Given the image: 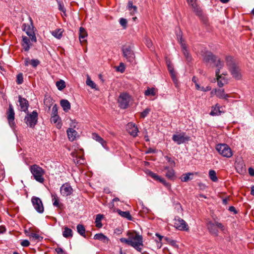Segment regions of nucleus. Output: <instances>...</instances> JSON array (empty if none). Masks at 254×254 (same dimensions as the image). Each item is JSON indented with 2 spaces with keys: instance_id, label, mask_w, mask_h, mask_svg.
I'll return each mask as SVG.
<instances>
[{
  "instance_id": "f257e3e1",
  "label": "nucleus",
  "mask_w": 254,
  "mask_h": 254,
  "mask_svg": "<svg viewBox=\"0 0 254 254\" xmlns=\"http://www.w3.org/2000/svg\"><path fill=\"white\" fill-rule=\"evenodd\" d=\"M127 235L128 238H121V242L132 247L137 252L141 253L144 246L142 236L136 231H128Z\"/></svg>"
},
{
  "instance_id": "f03ea898",
  "label": "nucleus",
  "mask_w": 254,
  "mask_h": 254,
  "mask_svg": "<svg viewBox=\"0 0 254 254\" xmlns=\"http://www.w3.org/2000/svg\"><path fill=\"white\" fill-rule=\"evenodd\" d=\"M225 62L233 77L237 80L241 79L242 78L241 69L234 58L232 56H227L225 58Z\"/></svg>"
},
{
  "instance_id": "7ed1b4c3",
  "label": "nucleus",
  "mask_w": 254,
  "mask_h": 254,
  "mask_svg": "<svg viewBox=\"0 0 254 254\" xmlns=\"http://www.w3.org/2000/svg\"><path fill=\"white\" fill-rule=\"evenodd\" d=\"M206 227L209 232L215 236H217L218 235V229L222 231L225 230V227L223 224L216 220H214V221H207Z\"/></svg>"
},
{
  "instance_id": "20e7f679",
  "label": "nucleus",
  "mask_w": 254,
  "mask_h": 254,
  "mask_svg": "<svg viewBox=\"0 0 254 254\" xmlns=\"http://www.w3.org/2000/svg\"><path fill=\"white\" fill-rule=\"evenodd\" d=\"M30 171L34 179L38 182L43 183L44 182V175L45 171L37 165H33L30 167Z\"/></svg>"
},
{
  "instance_id": "39448f33",
  "label": "nucleus",
  "mask_w": 254,
  "mask_h": 254,
  "mask_svg": "<svg viewBox=\"0 0 254 254\" xmlns=\"http://www.w3.org/2000/svg\"><path fill=\"white\" fill-rule=\"evenodd\" d=\"M38 115L36 111H33L31 113H28L24 118V122L30 127H34L38 122Z\"/></svg>"
},
{
  "instance_id": "423d86ee",
  "label": "nucleus",
  "mask_w": 254,
  "mask_h": 254,
  "mask_svg": "<svg viewBox=\"0 0 254 254\" xmlns=\"http://www.w3.org/2000/svg\"><path fill=\"white\" fill-rule=\"evenodd\" d=\"M216 149L222 156L230 158L233 153L231 148L226 144H219L216 146Z\"/></svg>"
},
{
  "instance_id": "0eeeda50",
  "label": "nucleus",
  "mask_w": 254,
  "mask_h": 254,
  "mask_svg": "<svg viewBox=\"0 0 254 254\" xmlns=\"http://www.w3.org/2000/svg\"><path fill=\"white\" fill-rule=\"evenodd\" d=\"M190 137L186 135L185 132L175 134L172 136V140L178 145L183 144L187 141H190Z\"/></svg>"
},
{
  "instance_id": "6e6552de",
  "label": "nucleus",
  "mask_w": 254,
  "mask_h": 254,
  "mask_svg": "<svg viewBox=\"0 0 254 254\" xmlns=\"http://www.w3.org/2000/svg\"><path fill=\"white\" fill-rule=\"evenodd\" d=\"M130 101V96L126 93H123L120 94L118 98V103L119 106L122 109H126Z\"/></svg>"
},
{
  "instance_id": "1a4fd4ad",
  "label": "nucleus",
  "mask_w": 254,
  "mask_h": 254,
  "mask_svg": "<svg viewBox=\"0 0 254 254\" xmlns=\"http://www.w3.org/2000/svg\"><path fill=\"white\" fill-rule=\"evenodd\" d=\"M122 52L124 57L126 58L128 62L132 63L134 62L135 55L130 46L123 47Z\"/></svg>"
},
{
  "instance_id": "9d476101",
  "label": "nucleus",
  "mask_w": 254,
  "mask_h": 254,
  "mask_svg": "<svg viewBox=\"0 0 254 254\" xmlns=\"http://www.w3.org/2000/svg\"><path fill=\"white\" fill-rule=\"evenodd\" d=\"M174 227L181 231H188L189 227L184 220L179 217H176L174 219Z\"/></svg>"
},
{
  "instance_id": "9b49d317",
  "label": "nucleus",
  "mask_w": 254,
  "mask_h": 254,
  "mask_svg": "<svg viewBox=\"0 0 254 254\" xmlns=\"http://www.w3.org/2000/svg\"><path fill=\"white\" fill-rule=\"evenodd\" d=\"M31 202L34 209L39 213L44 212V208L41 199L36 196H33L31 198Z\"/></svg>"
},
{
  "instance_id": "f8f14e48",
  "label": "nucleus",
  "mask_w": 254,
  "mask_h": 254,
  "mask_svg": "<svg viewBox=\"0 0 254 254\" xmlns=\"http://www.w3.org/2000/svg\"><path fill=\"white\" fill-rule=\"evenodd\" d=\"M6 116L8 124L10 127H12L15 126L14 119L15 113L11 104H9L8 108L6 111Z\"/></svg>"
},
{
  "instance_id": "ddd939ff",
  "label": "nucleus",
  "mask_w": 254,
  "mask_h": 254,
  "mask_svg": "<svg viewBox=\"0 0 254 254\" xmlns=\"http://www.w3.org/2000/svg\"><path fill=\"white\" fill-rule=\"evenodd\" d=\"M60 192L63 196H68L73 192V189L68 183L63 184L60 188Z\"/></svg>"
},
{
  "instance_id": "4468645a",
  "label": "nucleus",
  "mask_w": 254,
  "mask_h": 254,
  "mask_svg": "<svg viewBox=\"0 0 254 254\" xmlns=\"http://www.w3.org/2000/svg\"><path fill=\"white\" fill-rule=\"evenodd\" d=\"M203 57V60L206 63L211 62L212 63H215L217 57L213 55L211 52L206 51L202 55Z\"/></svg>"
},
{
  "instance_id": "2eb2a0df",
  "label": "nucleus",
  "mask_w": 254,
  "mask_h": 254,
  "mask_svg": "<svg viewBox=\"0 0 254 254\" xmlns=\"http://www.w3.org/2000/svg\"><path fill=\"white\" fill-rule=\"evenodd\" d=\"M179 42L181 44V46L182 48V52L186 59V60L190 62L191 61V57L190 54L189 52L187 50L186 45L183 43V40L182 37H180V39H179Z\"/></svg>"
},
{
  "instance_id": "dca6fc26",
  "label": "nucleus",
  "mask_w": 254,
  "mask_h": 254,
  "mask_svg": "<svg viewBox=\"0 0 254 254\" xmlns=\"http://www.w3.org/2000/svg\"><path fill=\"white\" fill-rule=\"evenodd\" d=\"M188 3L191 6L193 11L195 14L200 16L202 14V12L201 8L198 5L196 0H187Z\"/></svg>"
},
{
  "instance_id": "f3484780",
  "label": "nucleus",
  "mask_w": 254,
  "mask_h": 254,
  "mask_svg": "<svg viewBox=\"0 0 254 254\" xmlns=\"http://www.w3.org/2000/svg\"><path fill=\"white\" fill-rule=\"evenodd\" d=\"M71 156L73 158V160L76 164H83L85 162L84 159L81 155H79L76 151L71 153Z\"/></svg>"
},
{
  "instance_id": "a211bd4d",
  "label": "nucleus",
  "mask_w": 254,
  "mask_h": 254,
  "mask_svg": "<svg viewBox=\"0 0 254 254\" xmlns=\"http://www.w3.org/2000/svg\"><path fill=\"white\" fill-rule=\"evenodd\" d=\"M211 94L212 95L215 94L217 97L220 99L227 100L229 97V95L225 94L224 90L222 89H215L211 91Z\"/></svg>"
},
{
  "instance_id": "6ab92c4d",
  "label": "nucleus",
  "mask_w": 254,
  "mask_h": 254,
  "mask_svg": "<svg viewBox=\"0 0 254 254\" xmlns=\"http://www.w3.org/2000/svg\"><path fill=\"white\" fill-rule=\"evenodd\" d=\"M128 132L132 136L135 137L137 135L138 129L137 127L134 124L129 123L127 125V127Z\"/></svg>"
},
{
  "instance_id": "aec40b11",
  "label": "nucleus",
  "mask_w": 254,
  "mask_h": 254,
  "mask_svg": "<svg viewBox=\"0 0 254 254\" xmlns=\"http://www.w3.org/2000/svg\"><path fill=\"white\" fill-rule=\"evenodd\" d=\"M18 102L19 103V106L20 107L21 111H23L24 112L27 111L29 106V103L28 101L26 99L22 98L19 96L18 97Z\"/></svg>"
},
{
  "instance_id": "412c9836",
  "label": "nucleus",
  "mask_w": 254,
  "mask_h": 254,
  "mask_svg": "<svg viewBox=\"0 0 254 254\" xmlns=\"http://www.w3.org/2000/svg\"><path fill=\"white\" fill-rule=\"evenodd\" d=\"M215 64V67L217 68L215 74L216 76L220 77L219 74L220 72V70L223 68L224 65V62L221 60L220 58H216V61L215 63H214Z\"/></svg>"
},
{
  "instance_id": "4be33fe9",
  "label": "nucleus",
  "mask_w": 254,
  "mask_h": 254,
  "mask_svg": "<svg viewBox=\"0 0 254 254\" xmlns=\"http://www.w3.org/2000/svg\"><path fill=\"white\" fill-rule=\"evenodd\" d=\"M21 45L25 51H28L31 46L29 38L26 36H23Z\"/></svg>"
},
{
  "instance_id": "5701e85b",
  "label": "nucleus",
  "mask_w": 254,
  "mask_h": 254,
  "mask_svg": "<svg viewBox=\"0 0 254 254\" xmlns=\"http://www.w3.org/2000/svg\"><path fill=\"white\" fill-rule=\"evenodd\" d=\"M66 132L69 140L71 141L74 140L77 136V131L72 128H68Z\"/></svg>"
},
{
  "instance_id": "b1692460",
  "label": "nucleus",
  "mask_w": 254,
  "mask_h": 254,
  "mask_svg": "<svg viewBox=\"0 0 254 254\" xmlns=\"http://www.w3.org/2000/svg\"><path fill=\"white\" fill-rule=\"evenodd\" d=\"M221 106L218 104H216L214 107H212L210 115L212 116L220 115L222 113H223V112L221 110Z\"/></svg>"
},
{
  "instance_id": "393cba45",
  "label": "nucleus",
  "mask_w": 254,
  "mask_h": 254,
  "mask_svg": "<svg viewBox=\"0 0 254 254\" xmlns=\"http://www.w3.org/2000/svg\"><path fill=\"white\" fill-rule=\"evenodd\" d=\"M60 104L63 110L65 112H68L70 109V103L66 99H62L61 100Z\"/></svg>"
},
{
  "instance_id": "a878e982",
  "label": "nucleus",
  "mask_w": 254,
  "mask_h": 254,
  "mask_svg": "<svg viewBox=\"0 0 254 254\" xmlns=\"http://www.w3.org/2000/svg\"><path fill=\"white\" fill-rule=\"evenodd\" d=\"M51 122L52 123L57 124L58 128H60L62 127L61 120L58 115L51 116Z\"/></svg>"
},
{
  "instance_id": "bb28decb",
  "label": "nucleus",
  "mask_w": 254,
  "mask_h": 254,
  "mask_svg": "<svg viewBox=\"0 0 254 254\" xmlns=\"http://www.w3.org/2000/svg\"><path fill=\"white\" fill-rule=\"evenodd\" d=\"M94 239L101 241L105 243H107L109 241V239L102 233L95 234L94 236Z\"/></svg>"
},
{
  "instance_id": "cd10ccee",
  "label": "nucleus",
  "mask_w": 254,
  "mask_h": 254,
  "mask_svg": "<svg viewBox=\"0 0 254 254\" xmlns=\"http://www.w3.org/2000/svg\"><path fill=\"white\" fill-rule=\"evenodd\" d=\"M92 138L96 141L99 142L103 147H105L106 145V142L98 134L96 133H92Z\"/></svg>"
},
{
  "instance_id": "c85d7f7f",
  "label": "nucleus",
  "mask_w": 254,
  "mask_h": 254,
  "mask_svg": "<svg viewBox=\"0 0 254 254\" xmlns=\"http://www.w3.org/2000/svg\"><path fill=\"white\" fill-rule=\"evenodd\" d=\"M118 214L121 216L122 217L127 218L128 220H132V217L131 215L130 214V213L129 211H123L121 210L120 209H117V210Z\"/></svg>"
},
{
  "instance_id": "c756f323",
  "label": "nucleus",
  "mask_w": 254,
  "mask_h": 254,
  "mask_svg": "<svg viewBox=\"0 0 254 254\" xmlns=\"http://www.w3.org/2000/svg\"><path fill=\"white\" fill-rule=\"evenodd\" d=\"M87 37V34L84 28L81 27L79 28V39L80 42H83L86 41L85 38Z\"/></svg>"
},
{
  "instance_id": "7c9ffc66",
  "label": "nucleus",
  "mask_w": 254,
  "mask_h": 254,
  "mask_svg": "<svg viewBox=\"0 0 254 254\" xmlns=\"http://www.w3.org/2000/svg\"><path fill=\"white\" fill-rule=\"evenodd\" d=\"M127 9L130 11L131 15H134L137 12V7L133 5L131 1L129 0L127 3Z\"/></svg>"
},
{
  "instance_id": "2f4dec72",
  "label": "nucleus",
  "mask_w": 254,
  "mask_h": 254,
  "mask_svg": "<svg viewBox=\"0 0 254 254\" xmlns=\"http://www.w3.org/2000/svg\"><path fill=\"white\" fill-rule=\"evenodd\" d=\"M52 197L53 205L59 208H61L63 204L59 202V197L56 194H52Z\"/></svg>"
},
{
  "instance_id": "473e14b6",
  "label": "nucleus",
  "mask_w": 254,
  "mask_h": 254,
  "mask_svg": "<svg viewBox=\"0 0 254 254\" xmlns=\"http://www.w3.org/2000/svg\"><path fill=\"white\" fill-rule=\"evenodd\" d=\"M63 31L62 29H57L51 32L52 35L55 38L60 39L63 36Z\"/></svg>"
},
{
  "instance_id": "72a5a7b5",
  "label": "nucleus",
  "mask_w": 254,
  "mask_h": 254,
  "mask_svg": "<svg viewBox=\"0 0 254 254\" xmlns=\"http://www.w3.org/2000/svg\"><path fill=\"white\" fill-rule=\"evenodd\" d=\"M63 235L64 238H68L72 237V231L67 227L64 228Z\"/></svg>"
},
{
  "instance_id": "f704fd0d",
  "label": "nucleus",
  "mask_w": 254,
  "mask_h": 254,
  "mask_svg": "<svg viewBox=\"0 0 254 254\" xmlns=\"http://www.w3.org/2000/svg\"><path fill=\"white\" fill-rule=\"evenodd\" d=\"M103 218V215L102 214H97L95 219V225L97 228H100L102 227L103 225L101 223V220Z\"/></svg>"
},
{
  "instance_id": "c9c22d12",
  "label": "nucleus",
  "mask_w": 254,
  "mask_h": 254,
  "mask_svg": "<svg viewBox=\"0 0 254 254\" xmlns=\"http://www.w3.org/2000/svg\"><path fill=\"white\" fill-rule=\"evenodd\" d=\"M77 232L82 236L85 237V229L84 226L82 224H78L77 225Z\"/></svg>"
},
{
  "instance_id": "e433bc0d",
  "label": "nucleus",
  "mask_w": 254,
  "mask_h": 254,
  "mask_svg": "<svg viewBox=\"0 0 254 254\" xmlns=\"http://www.w3.org/2000/svg\"><path fill=\"white\" fill-rule=\"evenodd\" d=\"M166 177L170 180H174L175 178V173L173 169L168 170L166 173Z\"/></svg>"
},
{
  "instance_id": "4c0bfd02",
  "label": "nucleus",
  "mask_w": 254,
  "mask_h": 254,
  "mask_svg": "<svg viewBox=\"0 0 254 254\" xmlns=\"http://www.w3.org/2000/svg\"><path fill=\"white\" fill-rule=\"evenodd\" d=\"M209 177L210 179L214 182H216L218 181V178L216 176V174L214 170H211L209 171Z\"/></svg>"
},
{
  "instance_id": "58836bf2",
  "label": "nucleus",
  "mask_w": 254,
  "mask_h": 254,
  "mask_svg": "<svg viewBox=\"0 0 254 254\" xmlns=\"http://www.w3.org/2000/svg\"><path fill=\"white\" fill-rule=\"evenodd\" d=\"M156 91L154 88H148L145 91L144 94L145 96H155L156 95Z\"/></svg>"
},
{
  "instance_id": "ea45409f",
  "label": "nucleus",
  "mask_w": 254,
  "mask_h": 254,
  "mask_svg": "<svg viewBox=\"0 0 254 254\" xmlns=\"http://www.w3.org/2000/svg\"><path fill=\"white\" fill-rule=\"evenodd\" d=\"M56 86L59 90H62L65 87V82L63 80H60L57 81Z\"/></svg>"
},
{
  "instance_id": "a19ab883",
  "label": "nucleus",
  "mask_w": 254,
  "mask_h": 254,
  "mask_svg": "<svg viewBox=\"0 0 254 254\" xmlns=\"http://www.w3.org/2000/svg\"><path fill=\"white\" fill-rule=\"evenodd\" d=\"M170 73L171 74V76L172 79V80L175 85V86L176 87H179V82H178V80L177 78L175 71H173L172 72H170Z\"/></svg>"
},
{
  "instance_id": "79ce46f5",
  "label": "nucleus",
  "mask_w": 254,
  "mask_h": 254,
  "mask_svg": "<svg viewBox=\"0 0 254 254\" xmlns=\"http://www.w3.org/2000/svg\"><path fill=\"white\" fill-rule=\"evenodd\" d=\"M193 175L192 173H189L186 174H184L181 178V181L183 182H187L189 180H191V178H190V176Z\"/></svg>"
},
{
  "instance_id": "37998d69",
  "label": "nucleus",
  "mask_w": 254,
  "mask_h": 254,
  "mask_svg": "<svg viewBox=\"0 0 254 254\" xmlns=\"http://www.w3.org/2000/svg\"><path fill=\"white\" fill-rule=\"evenodd\" d=\"M31 240H39L41 237L38 234L31 233L27 235Z\"/></svg>"
},
{
  "instance_id": "c03bdc74",
  "label": "nucleus",
  "mask_w": 254,
  "mask_h": 254,
  "mask_svg": "<svg viewBox=\"0 0 254 254\" xmlns=\"http://www.w3.org/2000/svg\"><path fill=\"white\" fill-rule=\"evenodd\" d=\"M86 83L87 85L91 87L92 89H95L96 87V84L89 77L87 78Z\"/></svg>"
},
{
  "instance_id": "a18cd8bd",
  "label": "nucleus",
  "mask_w": 254,
  "mask_h": 254,
  "mask_svg": "<svg viewBox=\"0 0 254 254\" xmlns=\"http://www.w3.org/2000/svg\"><path fill=\"white\" fill-rule=\"evenodd\" d=\"M23 82V77L22 73H19L16 76V83L18 84H21Z\"/></svg>"
},
{
  "instance_id": "49530a36",
  "label": "nucleus",
  "mask_w": 254,
  "mask_h": 254,
  "mask_svg": "<svg viewBox=\"0 0 254 254\" xmlns=\"http://www.w3.org/2000/svg\"><path fill=\"white\" fill-rule=\"evenodd\" d=\"M119 22L124 29H126L127 28V21L126 19L121 18L119 20Z\"/></svg>"
},
{
  "instance_id": "de8ad7c7",
  "label": "nucleus",
  "mask_w": 254,
  "mask_h": 254,
  "mask_svg": "<svg viewBox=\"0 0 254 254\" xmlns=\"http://www.w3.org/2000/svg\"><path fill=\"white\" fill-rule=\"evenodd\" d=\"M150 108H146L143 111L140 113V117L142 118H144L147 116L149 112H150Z\"/></svg>"
},
{
  "instance_id": "09e8293b",
  "label": "nucleus",
  "mask_w": 254,
  "mask_h": 254,
  "mask_svg": "<svg viewBox=\"0 0 254 254\" xmlns=\"http://www.w3.org/2000/svg\"><path fill=\"white\" fill-rule=\"evenodd\" d=\"M40 63V62L38 59H32L30 61V64L32 67H36Z\"/></svg>"
},
{
  "instance_id": "8fccbe9b",
  "label": "nucleus",
  "mask_w": 254,
  "mask_h": 254,
  "mask_svg": "<svg viewBox=\"0 0 254 254\" xmlns=\"http://www.w3.org/2000/svg\"><path fill=\"white\" fill-rule=\"evenodd\" d=\"M148 174L150 176H151L152 178H153L154 179H155L156 180H157V181H159L160 179H161V177L160 176H159L156 174L154 173L153 172H151L150 171H148Z\"/></svg>"
},
{
  "instance_id": "3c124183",
  "label": "nucleus",
  "mask_w": 254,
  "mask_h": 254,
  "mask_svg": "<svg viewBox=\"0 0 254 254\" xmlns=\"http://www.w3.org/2000/svg\"><path fill=\"white\" fill-rule=\"evenodd\" d=\"M57 2H58V4L59 9L63 12H65V9L64 7V5L63 2L61 0H57Z\"/></svg>"
},
{
  "instance_id": "603ef678",
  "label": "nucleus",
  "mask_w": 254,
  "mask_h": 254,
  "mask_svg": "<svg viewBox=\"0 0 254 254\" xmlns=\"http://www.w3.org/2000/svg\"><path fill=\"white\" fill-rule=\"evenodd\" d=\"M159 182L163 184V185L166 187L168 190L171 189V184L166 182L164 179L161 178L159 180Z\"/></svg>"
},
{
  "instance_id": "864d4df0",
  "label": "nucleus",
  "mask_w": 254,
  "mask_h": 254,
  "mask_svg": "<svg viewBox=\"0 0 254 254\" xmlns=\"http://www.w3.org/2000/svg\"><path fill=\"white\" fill-rule=\"evenodd\" d=\"M58 115V107L56 104L52 108L51 116Z\"/></svg>"
},
{
  "instance_id": "5fc2aeb1",
  "label": "nucleus",
  "mask_w": 254,
  "mask_h": 254,
  "mask_svg": "<svg viewBox=\"0 0 254 254\" xmlns=\"http://www.w3.org/2000/svg\"><path fill=\"white\" fill-rule=\"evenodd\" d=\"M117 70L123 73L125 70V67L124 64L123 63H120V66L118 67Z\"/></svg>"
},
{
  "instance_id": "6e6d98bb",
  "label": "nucleus",
  "mask_w": 254,
  "mask_h": 254,
  "mask_svg": "<svg viewBox=\"0 0 254 254\" xmlns=\"http://www.w3.org/2000/svg\"><path fill=\"white\" fill-rule=\"evenodd\" d=\"M21 245L24 247H27L30 245V242L27 240H24L20 243Z\"/></svg>"
},
{
  "instance_id": "4d7b16f0",
  "label": "nucleus",
  "mask_w": 254,
  "mask_h": 254,
  "mask_svg": "<svg viewBox=\"0 0 254 254\" xmlns=\"http://www.w3.org/2000/svg\"><path fill=\"white\" fill-rule=\"evenodd\" d=\"M140 204L141 205L140 211H142L144 213H148L149 212V209L146 207L144 206L142 202L140 203Z\"/></svg>"
},
{
  "instance_id": "13d9d810",
  "label": "nucleus",
  "mask_w": 254,
  "mask_h": 254,
  "mask_svg": "<svg viewBox=\"0 0 254 254\" xmlns=\"http://www.w3.org/2000/svg\"><path fill=\"white\" fill-rule=\"evenodd\" d=\"M219 76L220 77L216 76L217 84L220 87H221L224 85V83L220 80V79L222 77L221 75L219 74Z\"/></svg>"
},
{
  "instance_id": "bf43d9fd",
  "label": "nucleus",
  "mask_w": 254,
  "mask_h": 254,
  "mask_svg": "<svg viewBox=\"0 0 254 254\" xmlns=\"http://www.w3.org/2000/svg\"><path fill=\"white\" fill-rule=\"evenodd\" d=\"M165 158L166 160L170 163L171 165H175V163L174 160L172 159V158L168 156H165Z\"/></svg>"
},
{
  "instance_id": "052dcab7",
  "label": "nucleus",
  "mask_w": 254,
  "mask_h": 254,
  "mask_svg": "<svg viewBox=\"0 0 254 254\" xmlns=\"http://www.w3.org/2000/svg\"><path fill=\"white\" fill-rule=\"evenodd\" d=\"M145 44H146V46H147V47H148V48H150L152 46V43L151 40L148 38H146L145 39Z\"/></svg>"
},
{
  "instance_id": "680f3d73",
  "label": "nucleus",
  "mask_w": 254,
  "mask_h": 254,
  "mask_svg": "<svg viewBox=\"0 0 254 254\" xmlns=\"http://www.w3.org/2000/svg\"><path fill=\"white\" fill-rule=\"evenodd\" d=\"M26 34L29 36L31 37L32 35L34 34V32L31 30L30 26H29L27 31H26Z\"/></svg>"
},
{
  "instance_id": "e2e57ef3",
  "label": "nucleus",
  "mask_w": 254,
  "mask_h": 254,
  "mask_svg": "<svg viewBox=\"0 0 254 254\" xmlns=\"http://www.w3.org/2000/svg\"><path fill=\"white\" fill-rule=\"evenodd\" d=\"M55 251L57 252V254H64V253L63 249H62L61 248H56L55 249Z\"/></svg>"
},
{
  "instance_id": "0e129e2a",
  "label": "nucleus",
  "mask_w": 254,
  "mask_h": 254,
  "mask_svg": "<svg viewBox=\"0 0 254 254\" xmlns=\"http://www.w3.org/2000/svg\"><path fill=\"white\" fill-rule=\"evenodd\" d=\"M167 67L169 72L174 71L173 66L172 64H168Z\"/></svg>"
},
{
  "instance_id": "69168bd1",
  "label": "nucleus",
  "mask_w": 254,
  "mask_h": 254,
  "mask_svg": "<svg viewBox=\"0 0 254 254\" xmlns=\"http://www.w3.org/2000/svg\"><path fill=\"white\" fill-rule=\"evenodd\" d=\"M30 61L31 60H30L29 58H26L24 60V65L25 66H28L30 64Z\"/></svg>"
},
{
  "instance_id": "338daca9",
  "label": "nucleus",
  "mask_w": 254,
  "mask_h": 254,
  "mask_svg": "<svg viewBox=\"0 0 254 254\" xmlns=\"http://www.w3.org/2000/svg\"><path fill=\"white\" fill-rule=\"evenodd\" d=\"M229 210L231 212H234L235 214H236L237 213V211H236V208H235V207H234L233 206L229 207Z\"/></svg>"
},
{
  "instance_id": "774afa93",
  "label": "nucleus",
  "mask_w": 254,
  "mask_h": 254,
  "mask_svg": "<svg viewBox=\"0 0 254 254\" xmlns=\"http://www.w3.org/2000/svg\"><path fill=\"white\" fill-rule=\"evenodd\" d=\"M249 173L251 176H254V169L252 168H249Z\"/></svg>"
}]
</instances>
